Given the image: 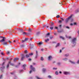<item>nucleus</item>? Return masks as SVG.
<instances>
[{
  "instance_id": "28",
  "label": "nucleus",
  "mask_w": 79,
  "mask_h": 79,
  "mask_svg": "<svg viewBox=\"0 0 79 79\" xmlns=\"http://www.w3.org/2000/svg\"><path fill=\"white\" fill-rule=\"evenodd\" d=\"M65 56H69V54H67L65 55Z\"/></svg>"
},
{
  "instance_id": "8",
  "label": "nucleus",
  "mask_w": 79,
  "mask_h": 79,
  "mask_svg": "<svg viewBox=\"0 0 79 79\" xmlns=\"http://www.w3.org/2000/svg\"><path fill=\"white\" fill-rule=\"evenodd\" d=\"M19 60V58H16L14 59V62H16V60Z\"/></svg>"
},
{
  "instance_id": "30",
  "label": "nucleus",
  "mask_w": 79,
  "mask_h": 79,
  "mask_svg": "<svg viewBox=\"0 0 79 79\" xmlns=\"http://www.w3.org/2000/svg\"><path fill=\"white\" fill-rule=\"evenodd\" d=\"M53 38V36H50V39H52Z\"/></svg>"
},
{
  "instance_id": "4",
  "label": "nucleus",
  "mask_w": 79,
  "mask_h": 79,
  "mask_svg": "<svg viewBox=\"0 0 79 79\" xmlns=\"http://www.w3.org/2000/svg\"><path fill=\"white\" fill-rule=\"evenodd\" d=\"M1 37L3 38V39L2 40H0V42H5V39H6V38H5V37H3L2 36H1Z\"/></svg>"
},
{
  "instance_id": "44",
  "label": "nucleus",
  "mask_w": 79,
  "mask_h": 79,
  "mask_svg": "<svg viewBox=\"0 0 79 79\" xmlns=\"http://www.w3.org/2000/svg\"><path fill=\"white\" fill-rule=\"evenodd\" d=\"M48 78H51V77L50 76H48Z\"/></svg>"
},
{
  "instance_id": "45",
  "label": "nucleus",
  "mask_w": 79,
  "mask_h": 79,
  "mask_svg": "<svg viewBox=\"0 0 79 79\" xmlns=\"http://www.w3.org/2000/svg\"><path fill=\"white\" fill-rule=\"evenodd\" d=\"M58 32H59V33H60V32H61V31H58Z\"/></svg>"
},
{
  "instance_id": "13",
  "label": "nucleus",
  "mask_w": 79,
  "mask_h": 79,
  "mask_svg": "<svg viewBox=\"0 0 79 79\" xmlns=\"http://www.w3.org/2000/svg\"><path fill=\"white\" fill-rule=\"evenodd\" d=\"M36 56H35V58H37V53H38V52H37V51H36Z\"/></svg>"
},
{
  "instance_id": "51",
  "label": "nucleus",
  "mask_w": 79,
  "mask_h": 79,
  "mask_svg": "<svg viewBox=\"0 0 79 79\" xmlns=\"http://www.w3.org/2000/svg\"><path fill=\"white\" fill-rule=\"evenodd\" d=\"M66 28H67V29H69V27H66Z\"/></svg>"
},
{
  "instance_id": "2",
  "label": "nucleus",
  "mask_w": 79,
  "mask_h": 79,
  "mask_svg": "<svg viewBox=\"0 0 79 79\" xmlns=\"http://www.w3.org/2000/svg\"><path fill=\"white\" fill-rule=\"evenodd\" d=\"M73 15H71L70 16H69V18H68L66 19V21H65L66 23H67L68 22V21H69V19H71V18H72V16H73Z\"/></svg>"
},
{
  "instance_id": "27",
  "label": "nucleus",
  "mask_w": 79,
  "mask_h": 79,
  "mask_svg": "<svg viewBox=\"0 0 79 79\" xmlns=\"http://www.w3.org/2000/svg\"><path fill=\"white\" fill-rule=\"evenodd\" d=\"M79 9L78 10V9L77 10H76V13H77V12H79Z\"/></svg>"
},
{
  "instance_id": "9",
  "label": "nucleus",
  "mask_w": 79,
  "mask_h": 79,
  "mask_svg": "<svg viewBox=\"0 0 79 79\" xmlns=\"http://www.w3.org/2000/svg\"><path fill=\"white\" fill-rule=\"evenodd\" d=\"M64 74H65V75H66L67 74H69V73L68 72H64Z\"/></svg>"
},
{
  "instance_id": "18",
  "label": "nucleus",
  "mask_w": 79,
  "mask_h": 79,
  "mask_svg": "<svg viewBox=\"0 0 79 79\" xmlns=\"http://www.w3.org/2000/svg\"><path fill=\"white\" fill-rule=\"evenodd\" d=\"M3 45H7V42H5L3 43Z\"/></svg>"
},
{
  "instance_id": "12",
  "label": "nucleus",
  "mask_w": 79,
  "mask_h": 79,
  "mask_svg": "<svg viewBox=\"0 0 79 79\" xmlns=\"http://www.w3.org/2000/svg\"><path fill=\"white\" fill-rule=\"evenodd\" d=\"M50 24L51 26H53L54 25V23H53V22H50Z\"/></svg>"
},
{
  "instance_id": "52",
  "label": "nucleus",
  "mask_w": 79,
  "mask_h": 79,
  "mask_svg": "<svg viewBox=\"0 0 79 79\" xmlns=\"http://www.w3.org/2000/svg\"><path fill=\"white\" fill-rule=\"evenodd\" d=\"M23 71V70H21L19 71L20 72H22Z\"/></svg>"
},
{
  "instance_id": "20",
  "label": "nucleus",
  "mask_w": 79,
  "mask_h": 79,
  "mask_svg": "<svg viewBox=\"0 0 79 79\" xmlns=\"http://www.w3.org/2000/svg\"><path fill=\"white\" fill-rule=\"evenodd\" d=\"M49 35H50V33H47L46 34V36H45V37H47V36H48Z\"/></svg>"
},
{
  "instance_id": "35",
  "label": "nucleus",
  "mask_w": 79,
  "mask_h": 79,
  "mask_svg": "<svg viewBox=\"0 0 79 79\" xmlns=\"http://www.w3.org/2000/svg\"><path fill=\"white\" fill-rule=\"evenodd\" d=\"M42 44V42H40L38 44L39 45H41V44Z\"/></svg>"
},
{
  "instance_id": "32",
  "label": "nucleus",
  "mask_w": 79,
  "mask_h": 79,
  "mask_svg": "<svg viewBox=\"0 0 79 79\" xmlns=\"http://www.w3.org/2000/svg\"><path fill=\"white\" fill-rule=\"evenodd\" d=\"M36 77V78L37 79H42V78H40V77Z\"/></svg>"
},
{
  "instance_id": "17",
  "label": "nucleus",
  "mask_w": 79,
  "mask_h": 79,
  "mask_svg": "<svg viewBox=\"0 0 79 79\" xmlns=\"http://www.w3.org/2000/svg\"><path fill=\"white\" fill-rule=\"evenodd\" d=\"M59 45H60V43H58L57 44V45L56 46V47H59Z\"/></svg>"
},
{
  "instance_id": "46",
  "label": "nucleus",
  "mask_w": 79,
  "mask_h": 79,
  "mask_svg": "<svg viewBox=\"0 0 79 79\" xmlns=\"http://www.w3.org/2000/svg\"><path fill=\"white\" fill-rule=\"evenodd\" d=\"M36 64H35V63H33V65H35Z\"/></svg>"
},
{
  "instance_id": "58",
  "label": "nucleus",
  "mask_w": 79,
  "mask_h": 79,
  "mask_svg": "<svg viewBox=\"0 0 79 79\" xmlns=\"http://www.w3.org/2000/svg\"><path fill=\"white\" fill-rule=\"evenodd\" d=\"M70 26H73V23H71L70 24Z\"/></svg>"
},
{
  "instance_id": "33",
  "label": "nucleus",
  "mask_w": 79,
  "mask_h": 79,
  "mask_svg": "<svg viewBox=\"0 0 79 79\" xmlns=\"http://www.w3.org/2000/svg\"><path fill=\"white\" fill-rule=\"evenodd\" d=\"M50 28L52 30L53 29V27H50Z\"/></svg>"
},
{
  "instance_id": "57",
  "label": "nucleus",
  "mask_w": 79,
  "mask_h": 79,
  "mask_svg": "<svg viewBox=\"0 0 79 79\" xmlns=\"http://www.w3.org/2000/svg\"><path fill=\"white\" fill-rule=\"evenodd\" d=\"M55 29H58V27H55Z\"/></svg>"
},
{
  "instance_id": "41",
  "label": "nucleus",
  "mask_w": 79,
  "mask_h": 79,
  "mask_svg": "<svg viewBox=\"0 0 79 79\" xmlns=\"http://www.w3.org/2000/svg\"><path fill=\"white\" fill-rule=\"evenodd\" d=\"M52 44H56V42L55 41H53L52 42Z\"/></svg>"
},
{
  "instance_id": "22",
  "label": "nucleus",
  "mask_w": 79,
  "mask_h": 79,
  "mask_svg": "<svg viewBox=\"0 0 79 79\" xmlns=\"http://www.w3.org/2000/svg\"><path fill=\"white\" fill-rule=\"evenodd\" d=\"M60 38H61L63 40H64V37H63L62 36H60Z\"/></svg>"
},
{
  "instance_id": "42",
  "label": "nucleus",
  "mask_w": 79,
  "mask_h": 79,
  "mask_svg": "<svg viewBox=\"0 0 79 79\" xmlns=\"http://www.w3.org/2000/svg\"><path fill=\"white\" fill-rule=\"evenodd\" d=\"M6 53H7V54H10V52H9V51H7V52H6Z\"/></svg>"
},
{
  "instance_id": "16",
  "label": "nucleus",
  "mask_w": 79,
  "mask_h": 79,
  "mask_svg": "<svg viewBox=\"0 0 79 79\" xmlns=\"http://www.w3.org/2000/svg\"><path fill=\"white\" fill-rule=\"evenodd\" d=\"M63 60L64 61H67V60H68V59L66 58H64L63 59Z\"/></svg>"
},
{
  "instance_id": "38",
  "label": "nucleus",
  "mask_w": 79,
  "mask_h": 79,
  "mask_svg": "<svg viewBox=\"0 0 79 79\" xmlns=\"http://www.w3.org/2000/svg\"><path fill=\"white\" fill-rule=\"evenodd\" d=\"M1 54L2 55H4V53L3 52H2L1 53Z\"/></svg>"
},
{
  "instance_id": "6",
  "label": "nucleus",
  "mask_w": 79,
  "mask_h": 79,
  "mask_svg": "<svg viewBox=\"0 0 79 79\" xmlns=\"http://www.w3.org/2000/svg\"><path fill=\"white\" fill-rule=\"evenodd\" d=\"M52 59H53V57H52V56H49L48 57V60L49 61H50L51 60H52Z\"/></svg>"
},
{
  "instance_id": "3",
  "label": "nucleus",
  "mask_w": 79,
  "mask_h": 79,
  "mask_svg": "<svg viewBox=\"0 0 79 79\" xmlns=\"http://www.w3.org/2000/svg\"><path fill=\"white\" fill-rule=\"evenodd\" d=\"M33 55V53H29V54H26V58H29V56H31V55Z\"/></svg>"
},
{
  "instance_id": "31",
  "label": "nucleus",
  "mask_w": 79,
  "mask_h": 79,
  "mask_svg": "<svg viewBox=\"0 0 79 79\" xmlns=\"http://www.w3.org/2000/svg\"><path fill=\"white\" fill-rule=\"evenodd\" d=\"M60 15H58L56 16V18H58L60 17Z\"/></svg>"
},
{
  "instance_id": "25",
  "label": "nucleus",
  "mask_w": 79,
  "mask_h": 79,
  "mask_svg": "<svg viewBox=\"0 0 79 79\" xmlns=\"http://www.w3.org/2000/svg\"><path fill=\"white\" fill-rule=\"evenodd\" d=\"M56 75H58V72L57 71L56 72Z\"/></svg>"
},
{
  "instance_id": "19",
  "label": "nucleus",
  "mask_w": 79,
  "mask_h": 79,
  "mask_svg": "<svg viewBox=\"0 0 79 79\" xmlns=\"http://www.w3.org/2000/svg\"><path fill=\"white\" fill-rule=\"evenodd\" d=\"M65 37H67V38H69V39H71V36L68 37L67 35H65Z\"/></svg>"
},
{
  "instance_id": "15",
  "label": "nucleus",
  "mask_w": 79,
  "mask_h": 79,
  "mask_svg": "<svg viewBox=\"0 0 79 79\" xmlns=\"http://www.w3.org/2000/svg\"><path fill=\"white\" fill-rule=\"evenodd\" d=\"M43 71L44 73H45V71H46V69H43Z\"/></svg>"
},
{
  "instance_id": "48",
  "label": "nucleus",
  "mask_w": 79,
  "mask_h": 79,
  "mask_svg": "<svg viewBox=\"0 0 79 79\" xmlns=\"http://www.w3.org/2000/svg\"><path fill=\"white\" fill-rule=\"evenodd\" d=\"M32 70H31L30 71V74H31V73H32Z\"/></svg>"
},
{
  "instance_id": "47",
  "label": "nucleus",
  "mask_w": 79,
  "mask_h": 79,
  "mask_svg": "<svg viewBox=\"0 0 79 79\" xmlns=\"http://www.w3.org/2000/svg\"><path fill=\"white\" fill-rule=\"evenodd\" d=\"M1 69L2 68V69H4L5 68V67H1Z\"/></svg>"
},
{
  "instance_id": "49",
  "label": "nucleus",
  "mask_w": 79,
  "mask_h": 79,
  "mask_svg": "<svg viewBox=\"0 0 79 79\" xmlns=\"http://www.w3.org/2000/svg\"><path fill=\"white\" fill-rule=\"evenodd\" d=\"M2 76H3V75H1V77H0V78L1 79L2 77Z\"/></svg>"
},
{
  "instance_id": "23",
  "label": "nucleus",
  "mask_w": 79,
  "mask_h": 79,
  "mask_svg": "<svg viewBox=\"0 0 79 79\" xmlns=\"http://www.w3.org/2000/svg\"><path fill=\"white\" fill-rule=\"evenodd\" d=\"M28 31H29V32H31L32 31V30L29 28L28 29Z\"/></svg>"
},
{
  "instance_id": "54",
  "label": "nucleus",
  "mask_w": 79,
  "mask_h": 79,
  "mask_svg": "<svg viewBox=\"0 0 79 79\" xmlns=\"http://www.w3.org/2000/svg\"><path fill=\"white\" fill-rule=\"evenodd\" d=\"M11 74H14V72H12L11 73Z\"/></svg>"
},
{
  "instance_id": "61",
  "label": "nucleus",
  "mask_w": 79,
  "mask_h": 79,
  "mask_svg": "<svg viewBox=\"0 0 79 79\" xmlns=\"http://www.w3.org/2000/svg\"><path fill=\"white\" fill-rule=\"evenodd\" d=\"M78 35H79V31H78Z\"/></svg>"
},
{
  "instance_id": "53",
  "label": "nucleus",
  "mask_w": 79,
  "mask_h": 79,
  "mask_svg": "<svg viewBox=\"0 0 79 79\" xmlns=\"http://www.w3.org/2000/svg\"><path fill=\"white\" fill-rule=\"evenodd\" d=\"M77 63L78 64H79V60H78L77 61Z\"/></svg>"
},
{
  "instance_id": "36",
  "label": "nucleus",
  "mask_w": 79,
  "mask_h": 79,
  "mask_svg": "<svg viewBox=\"0 0 79 79\" xmlns=\"http://www.w3.org/2000/svg\"><path fill=\"white\" fill-rule=\"evenodd\" d=\"M26 42V41H25V40H22V42H23V43H24V42Z\"/></svg>"
},
{
  "instance_id": "64",
  "label": "nucleus",
  "mask_w": 79,
  "mask_h": 79,
  "mask_svg": "<svg viewBox=\"0 0 79 79\" xmlns=\"http://www.w3.org/2000/svg\"><path fill=\"white\" fill-rule=\"evenodd\" d=\"M55 63V61H54L53 62V63Z\"/></svg>"
},
{
  "instance_id": "26",
  "label": "nucleus",
  "mask_w": 79,
  "mask_h": 79,
  "mask_svg": "<svg viewBox=\"0 0 79 79\" xmlns=\"http://www.w3.org/2000/svg\"><path fill=\"white\" fill-rule=\"evenodd\" d=\"M41 60L42 61H43V60H44V58H43V57H41Z\"/></svg>"
},
{
  "instance_id": "10",
  "label": "nucleus",
  "mask_w": 79,
  "mask_h": 79,
  "mask_svg": "<svg viewBox=\"0 0 79 79\" xmlns=\"http://www.w3.org/2000/svg\"><path fill=\"white\" fill-rule=\"evenodd\" d=\"M22 57L21 58V60H23L24 58H25V56H24V54L22 55Z\"/></svg>"
},
{
  "instance_id": "11",
  "label": "nucleus",
  "mask_w": 79,
  "mask_h": 79,
  "mask_svg": "<svg viewBox=\"0 0 79 79\" xmlns=\"http://www.w3.org/2000/svg\"><path fill=\"white\" fill-rule=\"evenodd\" d=\"M69 62H70V63H72V64H75V63H76L74 62L73 61H72L71 60L69 61Z\"/></svg>"
},
{
  "instance_id": "60",
  "label": "nucleus",
  "mask_w": 79,
  "mask_h": 79,
  "mask_svg": "<svg viewBox=\"0 0 79 79\" xmlns=\"http://www.w3.org/2000/svg\"><path fill=\"white\" fill-rule=\"evenodd\" d=\"M74 25H76V23H74Z\"/></svg>"
},
{
  "instance_id": "55",
  "label": "nucleus",
  "mask_w": 79,
  "mask_h": 79,
  "mask_svg": "<svg viewBox=\"0 0 79 79\" xmlns=\"http://www.w3.org/2000/svg\"><path fill=\"white\" fill-rule=\"evenodd\" d=\"M44 50V49H41V51H43V50Z\"/></svg>"
},
{
  "instance_id": "39",
  "label": "nucleus",
  "mask_w": 79,
  "mask_h": 79,
  "mask_svg": "<svg viewBox=\"0 0 79 79\" xmlns=\"http://www.w3.org/2000/svg\"><path fill=\"white\" fill-rule=\"evenodd\" d=\"M53 69L54 70L57 69V68H53Z\"/></svg>"
},
{
  "instance_id": "1",
  "label": "nucleus",
  "mask_w": 79,
  "mask_h": 79,
  "mask_svg": "<svg viewBox=\"0 0 79 79\" xmlns=\"http://www.w3.org/2000/svg\"><path fill=\"white\" fill-rule=\"evenodd\" d=\"M76 38H74L72 40V43H73V45H74L73 46H74V45H76Z\"/></svg>"
},
{
  "instance_id": "43",
  "label": "nucleus",
  "mask_w": 79,
  "mask_h": 79,
  "mask_svg": "<svg viewBox=\"0 0 79 79\" xmlns=\"http://www.w3.org/2000/svg\"><path fill=\"white\" fill-rule=\"evenodd\" d=\"M57 64L58 65H60V62L57 63Z\"/></svg>"
},
{
  "instance_id": "50",
  "label": "nucleus",
  "mask_w": 79,
  "mask_h": 79,
  "mask_svg": "<svg viewBox=\"0 0 79 79\" xmlns=\"http://www.w3.org/2000/svg\"><path fill=\"white\" fill-rule=\"evenodd\" d=\"M70 21L71 22H72V21H73V19H71Z\"/></svg>"
},
{
  "instance_id": "34",
  "label": "nucleus",
  "mask_w": 79,
  "mask_h": 79,
  "mask_svg": "<svg viewBox=\"0 0 79 79\" xmlns=\"http://www.w3.org/2000/svg\"><path fill=\"white\" fill-rule=\"evenodd\" d=\"M27 40H28V38H26L25 39V40L26 41H27Z\"/></svg>"
},
{
  "instance_id": "24",
  "label": "nucleus",
  "mask_w": 79,
  "mask_h": 79,
  "mask_svg": "<svg viewBox=\"0 0 79 79\" xmlns=\"http://www.w3.org/2000/svg\"><path fill=\"white\" fill-rule=\"evenodd\" d=\"M28 52L27 51V50L24 51V53H27Z\"/></svg>"
},
{
  "instance_id": "62",
  "label": "nucleus",
  "mask_w": 79,
  "mask_h": 79,
  "mask_svg": "<svg viewBox=\"0 0 79 79\" xmlns=\"http://www.w3.org/2000/svg\"><path fill=\"white\" fill-rule=\"evenodd\" d=\"M32 38H31L30 39V40H32Z\"/></svg>"
},
{
  "instance_id": "29",
  "label": "nucleus",
  "mask_w": 79,
  "mask_h": 79,
  "mask_svg": "<svg viewBox=\"0 0 79 79\" xmlns=\"http://www.w3.org/2000/svg\"><path fill=\"white\" fill-rule=\"evenodd\" d=\"M23 34H24V35H26V34H27V33L25 32H23Z\"/></svg>"
},
{
  "instance_id": "56",
  "label": "nucleus",
  "mask_w": 79,
  "mask_h": 79,
  "mask_svg": "<svg viewBox=\"0 0 79 79\" xmlns=\"http://www.w3.org/2000/svg\"><path fill=\"white\" fill-rule=\"evenodd\" d=\"M29 61H31V59L29 58Z\"/></svg>"
},
{
  "instance_id": "14",
  "label": "nucleus",
  "mask_w": 79,
  "mask_h": 79,
  "mask_svg": "<svg viewBox=\"0 0 79 79\" xmlns=\"http://www.w3.org/2000/svg\"><path fill=\"white\" fill-rule=\"evenodd\" d=\"M26 66V65L24 64L23 65V69H26V68H25V67Z\"/></svg>"
},
{
  "instance_id": "63",
  "label": "nucleus",
  "mask_w": 79,
  "mask_h": 79,
  "mask_svg": "<svg viewBox=\"0 0 79 79\" xmlns=\"http://www.w3.org/2000/svg\"><path fill=\"white\" fill-rule=\"evenodd\" d=\"M13 42H16V40H14Z\"/></svg>"
},
{
  "instance_id": "5",
  "label": "nucleus",
  "mask_w": 79,
  "mask_h": 79,
  "mask_svg": "<svg viewBox=\"0 0 79 79\" xmlns=\"http://www.w3.org/2000/svg\"><path fill=\"white\" fill-rule=\"evenodd\" d=\"M9 64H10V65H11V66H14V64L11 63V62L10 61L9 62V64H8L7 66V68H8L9 67Z\"/></svg>"
},
{
  "instance_id": "40",
  "label": "nucleus",
  "mask_w": 79,
  "mask_h": 79,
  "mask_svg": "<svg viewBox=\"0 0 79 79\" xmlns=\"http://www.w3.org/2000/svg\"><path fill=\"white\" fill-rule=\"evenodd\" d=\"M8 42L9 44H11L12 43L11 41H9Z\"/></svg>"
},
{
  "instance_id": "37",
  "label": "nucleus",
  "mask_w": 79,
  "mask_h": 79,
  "mask_svg": "<svg viewBox=\"0 0 79 79\" xmlns=\"http://www.w3.org/2000/svg\"><path fill=\"white\" fill-rule=\"evenodd\" d=\"M59 23H62V21L59 20Z\"/></svg>"
},
{
  "instance_id": "7",
  "label": "nucleus",
  "mask_w": 79,
  "mask_h": 79,
  "mask_svg": "<svg viewBox=\"0 0 79 79\" xmlns=\"http://www.w3.org/2000/svg\"><path fill=\"white\" fill-rule=\"evenodd\" d=\"M30 68H31L33 71H35V68L34 67H32V65H31L30 66Z\"/></svg>"
},
{
  "instance_id": "21",
  "label": "nucleus",
  "mask_w": 79,
  "mask_h": 79,
  "mask_svg": "<svg viewBox=\"0 0 79 79\" xmlns=\"http://www.w3.org/2000/svg\"><path fill=\"white\" fill-rule=\"evenodd\" d=\"M48 41H49V39H47L46 40H45V42H47Z\"/></svg>"
},
{
  "instance_id": "59",
  "label": "nucleus",
  "mask_w": 79,
  "mask_h": 79,
  "mask_svg": "<svg viewBox=\"0 0 79 79\" xmlns=\"http://www.w3.org/2000/svg\"><path fill=\"white\" fill-rule=\"evenodd\" d=\"M61 52H62L61 50H60V53H61Z\"/></svg>"
}]
</instances>
